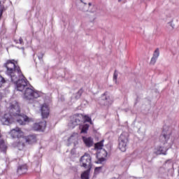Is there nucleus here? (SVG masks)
<instances>
[{
    "label": "nucleus",
    "mask_w": 179,
    "mask_h": 179,
    "mask_svg": "<svg viewBox=\"0 0 179 179\" xmlns=\"http://www.w3.org/2000/svg\"><path fill=\"white\" fill-rule=\"evenodd\" d=\"M15 121H17L20 125H24L26 122H30L29 117L20 114V107L16 101L10 103L8 110L1 119L3 125H10V124L15 122Z\"/></svg>",
    "instance_id": "nucleus-1"
},
{
    "label": "nucleus",
    "mask_w": 179,
    "mask_h": 179,
    "mask_svg": "<svg viewBox=\"0 0 179 179\" xmlns=\"http://www.w3.org/2000/svg\"><path fill=\"white\" fill-rule=\"evenodd\" d=\"M16 85V89L18 92H22L23 99L25 100H33V99H38L41 94L38 91L34 90L33 87H29L27 80L24 78L19 79L14 83Z\"/></svg>",
    "instance_id": "nucleus-2"
},
{
    "label": "nucleus",
    "mask_w": 179,
    "mask_h": 179,
    "mask_svg": "<svg viewBox=\"0 0 179 179\" xmlns=\"http://www.w3.org/2000/svg\"><path fill=\"white\" fill-rule=\"evenodd\" d=\"M4 66L7 69V75L10 76L11 82H13V83H16L19 79L24 78L22 71H20V67L17 66V62H15V60H8L4 64Z\"/></svg>",
    "instance_id": "nucleus-3"
},
{
    "label": "nucleus",
    "mask_w": 179,
    "mask_h": 179,
    "mask_svg": "<svg viewBox=\"0 0 179 179\" xmlns=\"http://www.w3.org/2000/svg\"><path fill=\"white\" fill-rule=\"evenodd\" d=\"M159 141L164 145L169 143V145L173 144V140H171V128L168 126H164L162 134L159 136Z\"/></svg>",
    "instance_id": "nucleus-4"
},
{
    "label": "nucleus",
    "mask_w": 179,
    "mask_h": 179,
    "mask_svg": "<svg viewBox=\"0 0 179 179\" xmlns=\"http://www.w3.org/2000/svg\"><path fill=\"white\" fill-rule=\"evenodd\" d=\"M129 134L128 132H122L118 139V148L121 152H126L128 146Z\"/></svg>",
    "instance_id": "nucleus-5"
},
{
    "label": "nucleus",
    "mask_w": 179,
    "mask_h": 179,
    "mask_svg": "<svg viewBox=\"0 0 179 179\" xmlns=\"http://www.w3.org/2000/svg\"><path fill=\"white\" fill-rule=\"evenodd\" d=\"M80 163L81 167L92 170V157H90V155L85 153L81 157Z\"/></svg>",
    "instance_id": "nucleus-6"
},
{
    "label": "nucleus",
    "mask_w": 179,
    "mask_h": 179,
    "mask_svg": "<svg viewBox=\"0 0 179 179\" xmlns=\"http://www.w3.org/2000/svg\"><path fill=\"white\" fill-rule=\"evenodd\" d=\"M82 120H83V115L81 114L74 115L71 117V122L69 123V127L71 128H75L76 125H80L82 122Z\"/></svg>",
    "instance_id": "nucleus-7"
},
{
    "label": "nucleus",
    "mask_w": 179,
    "mask_h": 179,
    "mask_svg": "<svg viewBox=\"0 0 179 179\" xmlns=\"http://www.w3.org/2000/svg\"><path fill=\"white\" fill-rule=\"evenodd\" d=\"M10 135L13 138H17V139H20L24 137V133L20 129L19 127H16L15 129H13L10 132Z\"/></svg>",
    "instance_id": "nucleus-8"
},
{
    "label": "nucleus",
    "mask_w": 179,
    "mask_h": 179,
    "mask_svg": "<svg viewBox=\"0 0 179 179\" xmlns=\"http://www.w3.org/2000/svg\"><path fill=\"white\" fill-rule=\"evenodd\" d=\"M78 141H79V134L78 133H73L70 137L68 138V146H71V145H73L74 146H76L78 143Z\"/></svg>",
    "instance_id": "nucleus-9"
},
{
    "label": "nucleus",
    "mask_w": 179,
    "mask_h": 179,
    "mask_svg": "<svg viewBox=\"0 0 179 179\" xmlns=\"http://www.w3.org/2000/svg\"><path fill=\"white\" fill-rule=\"evenodd\" d=\"M22 141H24L26 143H28L29 145H31L33 143H36L37 141V138L36 137V135L31 134L27 137H22L21 139Z\"/></svg>",
    "instance_id": "nucleus-10"
},
{
    "label": "nucleus",
    "mask_w": 179,
    "mask_h": 179,
    "mask_svg": "<svg viewBox=\"0 0 179 179\" xmlns=\"http://www.w3.org/2000/svg\"><path fill=\"white\" fill-rule=\"evenodd\" d=\"M41 115L43 118H48L50 115V108L48 105L44 103L41 106Z\"/></svg>",
    "instance_id": "nucleus-11"
},
{
    "label": "nucleus",
    "mask_w": 179,
    "mask_h": 179,
    "mask_svg": "<svg viewBox=\"0 0 179 179\" xmlns=\"http://www.w3.org/2000/svg\"><path fill=\"white\" fill-rule=\"evenodd\" d=\"M45 127H47V123L45 121H43L41 122L34 124V129L35 131H44V129H45Z\"/></svg>",
    "instance_id": "nucleus-12"
},
{
    "label": "nucleus",
    "mask_w": 179,
    "mask_h": 179,
    "mask_svg": "<svg viewBox=\"0 0 179 179\" xmlns=\"http://www.w3.org/2000/svg\"><path fill=\"white\" fill-rule=\"evenodd\" d=\"M77 3H78L80 10H82V12H87L89 10L87 3L83 2V1L78 0Z\"/></svg>",
    "instance_id": "nucleus-13"
},
{
    "label": "nucleus",
    "mask_w": 179,
    "mask_h": 179,
    "mask_svg": "<svg viewBox=\"0 0 179 179\" xmlns=\"http://www.w3.org/2000/svg\"><path fill=\"white\" fill-rule=\"evenodd\" d=\"M6 149H8V145H6V143L2 138V134H0V152H3V153H6Z\"/></svg>",
    "instance_id": "nucleus-14"
},
{
    "label": "nucleus",
    "mask_w": 179,
    "mask_h": 179,
    "mask_svg": "<svg viewBox=\"0 0 179 179\" xmlns=\"http://www.w3.org/2000/svg\"><path fill=\"white\" fill-rule=\"evenodd\" d=\"M22 138H18V141L16 143H13V146L14 148H17L19 149V150H22V149H23V148H24V143H26L25 141H22Z\"/></svg>",
    "instance_id": "nucleus-15"
},
{
    "label": "nucleus",
    "mask_w": 179,
    "mask_h": 179,
    "mask_svg": "<svg viewBox=\"0 0 179 179\" xmlns=\"http://www.w3.org/2000/svg\"><path fill=\"white\" fill-rule=\"evenodd\" d=\"M101 155H102L101 157L99 158L97 162H96L97 164H101L103 162H106V158L107 157L108 155L107 151H106L105 150H101Z\"/></svg>",
    "instance_id": "nucleus-16"
},
{
    "label": "nucleus",
    "mask_w": 179,
    "mask_h": 179,
    "mask_svg": "<svg viewBox=\"0 0 179 179\" xmlns=\"http://www.w3.org/2000/svg\"><path fill=\"white\" fill-rule=\"evenodd\" d=\"M83 142L87 148H91L93 146V138L91 137H83Z\"/></svg>",
    "instance_id": "nucleus-17"
},
{
    "label": "nucleus",
    "mask_w": 179,
    "mask_h": 179,
    "mask_svg": "<svg viewBox=\"0 0 179 179\" xmlns=\"http://www.w3.org/2000/svg\"><path fill=\"white\" fill-rule=\"evenodd\" d=\"M17 173L20 176H22V174H25V173H27V165L24 164V165H22V166H20L17 168Z\"/></svg>",
    "instance_id": "nucleus-18"
},
{
    "label": "nucleus",
    "mask_w": 179,
    "mask_h": 179,
    "mask_svg": "<svg viewBox=\"0 0 179 179\" xmlns=\"http://www.w3.org/2000/svg\"><path fill=\"white\" fill-rule=\"evenodd\" d=\"M90 169H87V171H85L82 174H81V179H90Z\"/></svg>",
    "instance_id": "nucleus-19"
},
{
    "label": "nucleus",
    "mask_w": 179,
    "mask_h": 179,
    "mask_svg": "<svg viewBox=\"0 0 179 179\" xmlns=\"http://www.w3.org/2000/svg\"><path fill=\"white\" fill-rule=\"evenodd\" d=\"M103 142L104 140H102L101 142L96 143L95 149H97L98 150H101V149H103V147L104 146V144L103 143Z\"/></svg>",
    "instance_id": "nucleus-20"
},
{
    "label": "nucleus",
    "mask_w": 179,
    "mask_h": 179,
    "mask_svg": "<svg viewBox=\"0 0 179 179\" xmlns=\"http://www.w3.org/2000/svg\"><path fill=\"white\" fill-rule=\"evenodd\" d=\"M80 128L81 129V134H86L89 129V126L88 124H84L83 126H80Z\"/></svg>",
    "instance_id": "nucleus-21"
},
{
    "label": "nucleus",
    "mask_w": 179,
    "mask_h": 179,
    "mask_svg": "<svg viewBox=\"0 0 179 179\" xmlns=\"http://www.w3.org/2000/svg\"><path fill=\"white\" fill-rule=\"evenodd\" d=\"M159 55H160V52L159 51V48H157L153 54V57L154 58H159Z\"/></svg>",
    "instance_id": "nucleus-22"
},
{
    "label": "nucleus",
    "mask_w": 179,
    "mask_h": 179,
    "mask_svg": "<svg viewBox=\"0 0 179 179\" xmlns=\"http://www.w3.org/2000/svg\"><path fill=\"white\" fill-rule=\"evenodd\" d=\"M84 119L85 122H90L92 124V119L89 116H83V120Z\"/></svg>",
    "instance_id": "nucleus-23"
},
{
    "label": "nucleus",
    "mask_w": 179,
    "mask_h": 179,
    "mask_svg": "<svg viewBox=\"0 0 179 179\" xmlns=\"http://www.w3.org/2000/svg\"><path fill=\"white\" fill-rule=\"evenodd\" d=\"M82 96V91H78L76 94V95H75V99H76V100H78V99H80V96Z\"/></svg>",
    "instance_id": "nucleus-24"
},
{
    "label": "nucleus",
    "mask_w": 179,
    "mask_h": 179,
    "mask_svg": "<svg viewBox=\"0 0 179 179\" xmlns=\"http://www.w3.org/2000/svg\"><path fill=\"white\" fill-rule=\"evenodd\" d=\"M156 61H157V58L152 57L151 60H150V64L151 65H155L156 64Z\"/></svg>",
    "instance_id": "nucleus-25"
},
{
    "label": "nucleus",
    "mask_w": 179,
    "mask_h": 179,
    "mask_svg": "<svg viewBox=\"0 0 179 179\" xmlns=\"http://www.w3.org/2000/svg\"><path fill=\"white\" fill-rule=\"evenodd\" d=\"M117 78H118V73H117V71H115L113 74V81L115 82V83H117Z\"/></svg>",
    "instance_id": "nucleus-26"
},
{
    "label": "nucleus",
    "mask_w": 179,
    "mask_h": 179,
    "mask_svg": "<svg viewBox=\"0 0 179 179\" xmlns=\"http://www.w3.org/2000/svg\"><path fill=\"white\" fill-rule=\"evenodd\" d=\"M168 29H170V30H173L174 29V24H173V22H169L167 24Z\"/></svg>",
    "instance_id": "nucleus-27"
},
{
    "label": "nucleus",
    "mask_w": 179,
    "mask_h": 179,
    "mask_svg": "<svg viewBox=\"0 0 179 179\" xmlns=\"http://www.w3.org/2000/svg\"><path fill=\"white\" fill-rule=\"evenodd\" d=\"M105 100L106 101V103L108 104H110V103H113V99L110 96L105 97Z\"/></svg>",
    "instance_id": "nucleus-28"
},
{
    "label": "nucleus",
    "mask_w": 179,
    "mask_h": 179,
    "mask_svg": "<svg viewBox=\"0 0 179 179\" xmlns=\"http://www.w3.org/2000/svg\"><path fill=\"white\" fill-rule=\"evenodd\" d=\"M101 169H102L101 166L95 168L94 174H99V173L101 171Z\"/></svg>",
    "instance_id": "nucleus-29"
},
{
    "label": "nucleus",
    "mask_w": 179,
    "mask_h": 179,
    "mask_svg": "<svg viewBox=\"0 0 179 179\" xmlns=\"http://www.w3.org/2000/svg\"><path fill=\"white\" fill-rule=\"evenodd\" d=\"M5 83V78H3L1 76H0V87Z\"/></svg>",
    "instance_id": "nucleus-30"
},
{
    "label": "nucleus",
    "mask_w": 179,
    "mask_h": 179,
    "mask_svg": "<svg viewBox=\"0 0 179 179\" xmlns=\"http://www.w3.org/2000/svg\"><path fill=\"white\" fill-rule=\"evenodd\" d=\"M17 44H23V38H20L18 41H15Z\"/></svg>",
    "instance_id": "nucleus-31"
},
{
    "label": "nucleus",
    "mask_w": 179,
    "mask_h": 179,
    "mask_svg": "<svg viewBox=\"0 0 179 179\" xmlns=\"http://www.w3.org/2000/svg\"><path fill=\"white\" fill-rule=\"evenodd\" d=\"M43 55H44V54H43V53L39 54V55H38V59H40V60L43 59Z\"/></svg>",
    "instance_id": "nucleus-32"
},
{
    "label": "nucleus",
    "mask_w": 179,
    "mask_h": 179,
    "mask_svg": "<svg viewBox=\"0 0 179 179\" xmlns=\"http://www.w3.org/2000/svg\"><path fill=\"white\" fill-rule=\"evenodd\" d=\"M163 152H157L158 155H162Z\"/></svg>",
    "instance_id": "nucleus-33"
},
{
    "label": "nucleus",
    "mask_w": 179,
    "mask_h": 179,
    "mask_svg": "<svg viewBox=\"0 0 179 179\" xmlns=\"http://www.w3.org/2000/svg\"><path fill=\"white\" fill-rule=\"evenodd\" d=\"M89 6H92V3H89Z\"/></svg>",
    "instance_id": "nucleus-34"
},
{
    "label": "nucleus",
    "mask_w": 179,
    "mask_h": 179,
    "mask_svg": "<svg viewBox=\"0 0 179 179\" xmlns=\"http://www.w3.org/2000/svg\"><path fill=\"white\" fill-rule=\"evenodd\" d=\"M122 0H118V2H121Z\"/></svg>",
    "instance_id": "nucleus-35"
},
{
    "label": "nucleus",
    "mask_w": 179,
    "mask_h": 179,
    "mask_svg": "<svg viewBox=\"0 0 179 179\" xmlns=\"http://www.w3.org/2000/svg\"><path fill=\"white\" fill-rule=\"evenodd\" d=\"M106 95H103V97H104Z\"/></svg>",
    "instance_id": "nucleus-36"
},
{
    "label": "nucleus",
    "mask_w": 179,
    "mask_h": 179,
    "mask_svg": "<svg viewBox=\"0 0 179 179\" xmlns=\"http://www.w3.org/2000/svg\"><path fill=\"white\" fill-rule=\"evenodd\" d=\"M0 100H1V95H0Z\"/></svg>",
    "instance_id": "nucleus-37"
}]
</instances>
